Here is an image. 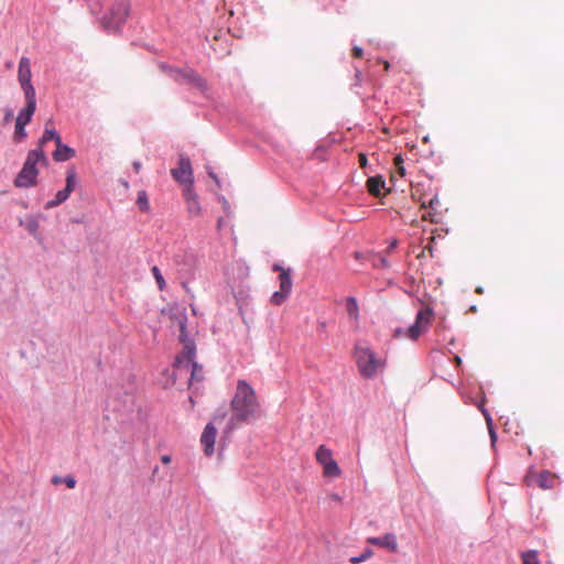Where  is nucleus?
<instances>
[{"mask_svg":"<svg viewBox=\"0 0 564 564\" xmlns=\"http://www.w3.org/2000/svg\"><path fill=\"white\" fill-rule=\"evenodd\" d=\"M315 458L319 465L323 467V474L325 477H339L341 475V470L337 464V462L333 458L332 451L325 445L318 446Z\"/></svg>","mask_w":564,"mask_h":564,"instance_id":"obj_10","label":"nucleus"},{"mask_svg":"<svg viewBox=\"0 0 564 564\" xmlns=\"http://www.w3.org/2000/svg\"><path fill=\"white\" fill-rule=\"evenodd\" d=\"M137 204L142 212L149 210V200L145 192H140L138 195Z\"/></svg>","mask_w":564,"mask_h":564,"instance_id":"obj_27","label":"nucleus"},{"mask_svg":"<svg viewBox=\"0 0 564 564\" xmlns=\"http://www.w3.org/2000/svg\"><path fill=\"white\" fill-rule=\"evenodd\" d=\"M195 347L192 343H185L183 352L176 357L175 367L180 371H189L191 381L202 380V367L194 360Z\"/></svg>","mask_w":564,"mask_h":564,"instance_id":"obj_7","label":"nucleus"},{"mask_svg":"<svg viewBox=\"0 0 564 564\" xmlns=\"http://www.w3.org/2000/svg\"><path fill=\"white\" fill-rule=\"evenodd\" d=\"M31 62L28 57L22 56L19 62L18 79L24 96H36L35 88L31 83Z\"/></svg>","mask_w":564,"mask_h":564,"instance_id":"obj_12","label":"nucleus"},{"mask_svg":"<svg viewBox=\"0 0 564 564\" xmlns=\"http://www.w3.org/2000/svg\"><path fill=\"white\" fill-rule=\"evenodd\" d=\"M181 335L180 338L182 341H185V325L183 322H180Z\"/></svg>","mask_w":564,"mask_h":564,"instance_id":"obj_35","label":"nucleus"},{"mask_svg":"<svg viewBox=\"0 0 564 564\" xmlns=\"http://www.w3.org/2000/svg\"><path fill=\"white\" fill-rule=\"evenodd\" d=\"M63 482L68 487V488H74L75 485H76V480L74 477L72 476H66L64 477L63 479Z\"/></svg>","mask_w":564,"mask_h":564,"instance_id":"obj_31","label":"nucleus"},{"mask_svg":"<svg viewBox=\"0 0 564 564\" xmlns=\"http://www.w3.org/2000/svg\"><path fill=\"white\" fill-rule=\"evenodd\" d=\"M425 256V249H422L417 254L416 258H422Z\"/></svg>","mask_w":564,"mask_h":564,"instance_id":"obj_40","label":"nucleus"},{"mask_svg":"<svg viewBox=\"0 0 564 564\" xmlns=\"http://www.w3.org/2000/svg\"><path fill=\"white\" fill-rule=\"evenodd\" d=\"M524 484L529 487L538 486L544 490L553 489L557 484V476L547 470L539 474L529 471L524 477Z\"/></svg>","mask_w":564,"mask_h":564,"instance_id":"obj_13","label":"nucleus"},{"mask_svg":"<svg viewBox=\"0 0 564 564\" xmlns=\"http://www.w3.org/2000/svg\"><path fill=\"white\" fill-rule=\"evenodd\" d=\"M25 126L23 122L15 121L14 140L17 142L22 141L26 138Z\"/></svg>","mask_w":564,"mask_h":564,"instance_id":"obj_24","label":"nucleus"},{"mask_svg":"<svg viewBox=\"0 0 564 564\" xmlns=\"http://www.w3.org/2000/svg\"><path fill=\"white\" fill-rule=\"evenodd\" d=\"M210 177H213L216 182H218L217 176L214 173H209Z\"/></svg>","mask_w":564,"mask_h":564,"instance_id":"obj_43","label":"nucleus"},{"mask_svg":"<svg viewBox=\"0 0 564 564\" xmlns=\"http://www.w3.org/2000/svg\"><path fill=\"white\" fill-rule=\"evenodd\" d=\"M432 250H433L432 248H429V249H427V251H429V253H430V256H431V257H432Z\"/></svg>","mask_w":564,"mask_h":564,"instance_id":"obj_46","label":"nucleus"},{"mask_svg":"<svg viewBox=\"0 0 564 564\" xmlns=\"http://www.w3.org/2000/svg\"><path fill=\"white\" fill-rule=\"evenodd\" d=\"M25 97V107L22 109L18 117L17 121L23 122L24 124H28L32 116L34 115V111L36 109V96H24Z\"/></svg>","mask_w":564,"mask_h":564,"instance_id":"obj_16","label":"nucleus"},{"mask_svg":"<svg viewBox=\"0 0 564 564\" xmlns=\"http://www.w3.org/2000/svg\"><path fill=\"white\" fill-rule=\"evenodd\" d=\"M380 261L382 265H386V260L383 258H381Z\"/></svg>","mask_w":564,"mask_h":564,"instance_id":"obj_44","label":"nucleus"},{"mask_svg":"<svg viewBox=\"0 0 564 564\" xmlns=\"http://www.w3.org/2000/svg\"><path fill=\"white\" fill-rule=\"evenodd\" d=\"M367 189L373 196H380L384 188V180L381 176H372L367 180Z\"/></svg>","mask_w":564,"mask_h":564,"instance_id":"obj_20","label":"nucleus"},{"mask_svg":"<svg viewBox=\"0 0 564 564\" xmlns=\"http://www.w3.org/2000/svg\"><path fill=\"white\" fill-rule=\"evenodd\" d=\"M455 360H456V362L460 364V358L459 357H456Z\"/></svg>","mask_w":564,"mask_h":564,"instance_id":"obj_47","label":"nucleus"},{"mask_svg":"<svg viewBox=\"0 0 564 564\" xmlns=\"http://www.w3.org/2000/svg\"><path fill=\"white\" fill-rule=\"evenodd\" d=\"M63 479L64 478H62V477L55 476V477H53L52 481H53V484L58 485V484L63 482Z\"/></svg>","mask_w":564,"mask_h":564,"instance_id":"obj_37","label":"nucleus"},{"mask_svg":"<svg viewBox=\"0 0 564 564\" xmlns=\"http://www.w3.org/2000/svg\"><path fill=\"white\" fill-rule=\"evenodd\" d=\"M371 555H372V551L370 549H367L359 556L351 557L350 562L354 564H357V563L368 560Z\"/></svg>","mask_w":564,"mask_h":564,"instance_id":"obj_28","label":"nucleus"},{"mask_svg":"<svg viewBox=\"0 0 564 564\" xmlns=\"http://www.w3.org/2000/svg\"><path fill=\"white\" fill-rule=\"evenodd\" d=\"M358 162H359V166L365 169L367 166V163H368L367 155L365 153H359L358 154Z\"/></svg>","mask_w":564,"mask_h":564,"instance_id":"obj_32","label":"nucleus"},{"mask_svg":"<svg viewBox=\"0 0 564 564\" xmlns=\"http://www.w3.org/2000/svg\"><path fill=\"white\" fill-rule=\"evenodd\" d=\"M422 207H429L431 208L432 210H435L437 212L438 208L441 207V202L438 199V197L435 195L434 197L430 198L429 200L426 199H423L422 203H421Z\"/></svg>","mask_w":564,"mask_h":564,"instance_id":"obj_25","label":"nucleus"},{"mask_svg":"<svg viewBox=\"0 0 564 564\" xmlns=\"http://www.w3.org/2000/svg\"><path fill=\"white\" fill-rule=\"evenodd\" d=\"M394 165L398 169V173L403 176L404 175V167H403V159L400 155H397L394 158Z\"/></svg>","mask_w":564,"mask_h":564,"instance_id":"obj_30","label":"nucleus"},{"mask_svg":"<svg viewBox=\"0 0 564 564\" xmlns=\"http://www.w3.org/2000/svg\"><path fill=\"white\" fill-rule=\"evenodd\" d=\"M362 55H364V51L361 47H359V46L352 47V56L354 57L360 58V57H362Z\"/></svg>","mask_w":564,"mask_h":564,"instance_id":"obj_33","label":"nucleus"},{"mask_svg":"<svg viewBox=\"0 0 564 564\" xmlns=\"http://www.w3.org/2000/svg\"><path fill=\"white\" fill-rule=\"evenodd\" d=\"M354 257H355V259L359 260V259L361 258V253H360V252H358V251H356V252L354 253Z\"/></svg>","mask_w":564,"mask_h":564,"instance_id":"obj_41","label":"nucleus"},{"mask_svg":"<svg viewBox=\"0 0 564 564\" xmlns=\"http://www.w3.org/2000/svg\"><path fill=\"white\" fill-rule=\"evenodd\" d=\"M226 416H227V411L225 409H219V410L216 411V413H215V415L213 417V421L210 423H213L215 425V423H219Z\"/></svg>","mask_w":564,"mask_h":564,"instance_id":"obj_29","label":"nucleus"},{"mask_svg":"<svg viewBox=\"0 0 564 564\" xmlns=\"http://www.w3.org/2000/svg\"><path fill=\"white\" fill-rule=\"evenodd\" d=\"M522 564H540L536 551H527L521 554Z\"/></svg>","mask_w":564,"mask_h":564,"instance_id":"obj_23","label":"nucleus"},{"mask_svg":"<svg viewBox=\"0 0 564 564\" xmlns=\"http://www.w3.org/2000/svg\"><path fill=\"white\" fill-rule=\"evenodd\" d=\"M440 237H441V235H438V236H434V235H432V236L430 237V241H429V243H427L425 247H432V245H435V246H436V245L438 243V242H437V238H440Z\"/></svg>","mask_w":564,"mask_h":564,"instance_id":"obj_34","label":"nucleus"},{"mask_svg":"<svg viewBox=\"0 0 564 564\" xmlns=\"http://www.w3.org/2000/svg\"><path fill=\"white\" fill-rule=\"evenodd\" d=\"M133 169H134V171H135L137 173H139V172H140V170H141V163H140V162H134V163H133Z\"/></svg>","mask_w":564,"mask_h":564,"instance_id":"obj_38","label":"nucleus"},{"mask_svg":"<svg viewBox=\"0 0 564 564\" xmlns=\"http://www.w3.org/2000/svg\"><path fill=\"white\" fill-rule=\"evenodd\" d=\"M272 271L279 272L280 290L275 291L272 294L270 302H271V304H273L275 306H280L284 302H286V300L290 297L291 292H292L293 283H292V279H291V270L283 268L279 263H274L272 265Z\"/></svg>","mask_w":564,"mask_h":564,"instance_id":"obj_6","label":"nucleus"},{"mask_svg":"<svg viewBox=\"0 0 564 564\" xmlns=\"http://www.w3.org/2000/svg\"><path fill=\"white\" fill-rule=\"evenodd\" d=\"M76 184H77L76 172L74 169H68L67 173H66L65 188L58 191L56 193L55 199L48 202L46 204V206L50 208V207L57 206V205L62 204L63 202H65L69 197L70 193L74 191Z\"/></svg>","mask_w":564,"mask_h":564,"instance_id":"obj_14","label":"nucleus"},{"mask_svg":"<svg viewBox=\"0 0 564 564\" xmlns=\"http://www.w3.org/2000/svg\"><path fill=\"white\" fill-rule=\"evenodd\" d=\"M382 64H383V68H384V70H386V72H388V70H389V68H390V64H389V62H388V61H383V62H382Z\"/></svg>","mask_w":564,"mask_h":564,"instance_id":"obj_39","label":"nucleus"},{"mask_svg":"<svg viewBox=\"0 0 564 564\" xmlns=\"http://www.w3.org/2000/svg\"><path fill=\"white\" fill-rule=\"evenodd\" d=\"M160 68L165 72L174 82L178 84H188L193 85L197 89L205 91L207 89V84L202 76L192 68H175L172 66H167L165 64H161Z\"/></svg>","mask_w":564,"mask_h":564,"instance_id":"obj_5","label":"nucleus"},{"mask_svg":"<svg viewBox=\"0 0 564 564\" xmlns=\"http://www.w3.org/2000/svg\"><path fill=\"white\" fill-rule=\"evenodd\" d=\"M432 311L429 308L421 310L415 318V323L411 325L405 332L402 329H395L394 337L399 338L402 335H406L412 340H416L420 335L426 330L429 324L431 323Z\"/></svg>","mask_w":564,"mask_h":564,"instance_id":"obj_9","label":"nucleus"},{"mask_svg":"<svg viewBox=\"0 0 564 564\" xmlns=\"http://www.w3.org/2000/svg\"><path fill=\"white\" fill-rule=\"evenodd\" d=\"M183 195H184V198L186 200V204H187V210L191 215L193 216H196L199 214V204H198V200H197V196L194 192V188H192V194L191 196L186 194V191H183Z\"/></svg>","mask_w":564,"mask_h":564,"instance_id":"obj_21","label":"nucleus"},{"mask_svg":"<svg viewBox=\"0 0 564 564\" xmlns=\"http://www.w3.org/2000/svg\"><path fill=\"white\" fill-rule=\"evenodd\" d=\"M46 165L47 158L42 149H33L29 151L26 160L23 164L22 170L19 172L14 180L17 187H30L36 184L39 175L37 164Z\"/></svg>","mask_w":564,"mask_h":564,"instance_id":"obj_4","label":"nucleus"},{"mask_svg":"<svg viewBox=\"0 0 564 564\" xmlns=\"http://www.w3.org/2000/svg\"><path fill=\"white\" fill-rule=\"evenodd\" d=\"M75 156V150L69 148L66 144L62 143V140L59 143H56V150L53 152V159L56 162H64Z\"/></svg>","mask_w":564,"mask_h":564,"instance_id":"obj_19","label":"nucleus"},{"mask_svg":"<svg viewBox=\"0 0 564 564\" xmlns=\"http://www.w3.org/2000/svg\"><path fill=\"white\" fill-rule=\"evenodd\" d=\"M171 174L177 183L184 186L183 191H186V194L191 196L192 188H194V176L189 159L181 156L177 167L172 169Z\"/></svg>","mask_w":564,"mask_h":564,"instance_id":"obj_8","label":"nucleus"},{"mask_svg":"<svg viewBox=\"0 0 564 564\" xmlns=\"http://www.w3.org/2000/svg\"><path fill=\"white\" fill-rule=\"evenodd\" d=\"M217 430L213 423H208L200 436V444L206 456L214 454V445L216 442Z\"/></svg>","mask_w":564,"mask_h":564,"instance_id":"obj_15","label":"nucleus"},{"mask_svg":"<svg viewBox=\"0 0 564 564\" xmlns=\"http://www.w3.org/2000/svg\"><path fill=\"white\" fill-rule=\"evenodd\" d=\"M476 293H478V294H482V293H484L482 288L478 286V288L476 289Z\"/></svg>","mask_w":564,"mask_h":564,"instance_id":"obj_42","label":"nucleus"},{"mask_svg":"<svg viewBox=\"0 0 564 564\" xmlns=\"http://www.w3.org/2000/svg\"><path fill=\"white\" fill-rule=\"evenodd\" d=\"M51 140H53L56 144V143H59V141L62 139H61V135L57 133V131L53 128L52 120H47L45 123L44 133H43L42 138L40 139L39 145L36 149L43 150L44 144Z\"/></svg>","mask_w":564,"mask_h":564,"instance_id":"obj_18","label":"nucleus"},{"mask_svg":"<svg viewBox=\"0 0 564 564\" xmlns=\"http://www.w3.org/2000/svg\"><path fill=\"white\" fill-rule=\"evenodd\" d=\"M231 409L234 414L228 420L227 434L236 427L237 423L248 421L259 410L256 392L247 381H238L236 393L231 400Z\"/></svg>","mask_w":564,"mask_h":564,"instance_id":"obj_1","label":"nucleus"},{"mask_svg":"<svg viewBox=\"0 0 564 564\" xmlns=\"http://www.w3.org/2000/svg\"><path fill=\"white\" fill-rule=\"evenodd\" d=\"M346 311L348 316L357 322L359 319V307L357 300L352 296L346 299Z\"/></svg>","mask_w":564,"mask_h":564,"instance_id":"obj_22","label":"nucleus"},{"mask_svg":"<svg viewBox=\"0 0 564 564\" xmlns=\"http://www.w3.org/2000/svg\"><path fill=\"white\" fill-rule=\"evenodd\" d=\"M367 541L370 544L388 549L390 552L393 553L398 551L397 539L395 535L392 533H388L380 538H369Z\"/></svg>","mask_w":564,"mask_h":564,"instance_id":"obj_17","label":"nucleus"},{"mask_svg":"<svg viewBox=\"0 0 564 564\" xmlns=\"http://www.w3.org/2000/svg\"><path fill=\"white\" fill-rule=\"evenodd\" d=\"M130 12V0H116L106 18L107 28L116 30L128 18Z\"/></svg>","mask_w":564,"mask_h":564,"instance_id":"obj_11","label":"nucleus"},{"mask_svg":"<svg viewBox=\"0 0 564 564\" xmlns=\"http://www.w3.org/2000/svg\"><path fill=\"white\" fill-rule=\"evenodd\" d=\"M161 462H162L163 464H169V463L171 462V457H170L169 455H163V456L161 457Z\"/></svg>","mask_w":564,"mask_h":564,"instance_id":"obj_36","label":"nucleus"},{"mask_svg":"<svg viewBox=\"0 0 564 564\" xmlns=\"http://www.w3.org/2000/svg\"><path fill=\"white\" fill-rule=\"evenodd\" d=\"M395 245H397V240H393V241L391 242V246H390V247H395Z\"/></svg>","mask_w":564,"mask_h":564,"instance_id":"obj_45","label":"nucleus"},{"mask_svg":"<svg viewBox=\"0 0 564 564\" xmlns=\"http://www.w3.org/2000/svg\"><path fill=\"white\" fill-rule=\"evenodd\" d=\"M355 359L358 371L362 378H375L386 367V359L379 358L377 354L367 346L355 347Z\"/></svg>","mask_w":564,"mask_h":564,"instance_id":"obj_2","label":"nucleus"},{"mask_svg":"<svg viewBox=\"0 0 564 564\" xmlns=\"http://www.w3.org/2000/svg\"><path fill=\"white\" fill-rule=\"evenodd\" d=\"M151 271H152L153 276L158 283L159 289L161 291H163L166 286V283H165V280L163 279V275L161 274L160 269L156 265H154Z\"/></svg>","mask_w":564,"mask_h":564,"instance_id":"obj_26","label":"nucleus"},{"mask_svg":"<svg viewBox=\"0 0 564 564\" xmlns=\"http://www.w3.org/2000/svg\"><path fill=\"white\" fill-rule=\"evenodd\" d=\"M46 165L47 158L42 149H33L29 151L26 160L23 164L22 170L19 172L14 180L17 187H30L36 184L39 175L37 164Z\"/></svg>","mask_w":564,"mask_h":564,"instance_id":"obj_3","label":"nucleus"}]
</instances>
